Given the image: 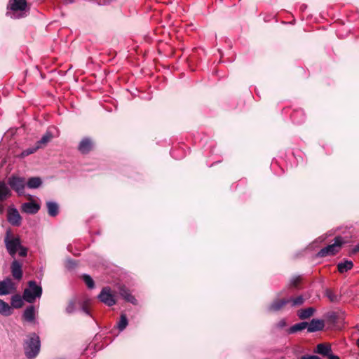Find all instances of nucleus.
Masks as SVG:
<instances>
[{
    "label": "nucleus",
    "mask_w": 359,
    "mask_h": 359,
    "mask_svg": "<svg viewBox=\"0 0 359 359\" xmlns=\"http://www.w3.org/2000/svg\"><path fill=\"white\" fill-rule=\"evenodd\" d=\"M100 300L107 306H113L116 304L114 296L111 293L109 287H104L98 296Z\"/></svg>",
    "instance_id": "1a4fd4ad"
},
{
    "label": "nucleus",
    "mask_w": 359,
    "mask_h": 359,
    "mask_svg": "<svg viewBox=\"0 0 359 359\" xmlns=\"http://www.w3.org/2000/svg\"><path fill=\"white\" fill-rule=\"evenodd\" d=\"M26 184L29 189H37L42 184V180L39 177H30Z\"/></svg>",
    "instance_id": "aec40b11"
},
{
    "label": "nucleus",
    "mask_w": 359,
    "mask_h": 359,
    "mask_svg": "<svg viewBox=\"0 0 359 359\" xmlns=\"http://www.w3.org/2000/svg\"><path fill=\"white\" fill-rule=\"evenodd\" d=\"M23 297L20 294L13 295L11 297V306L15 309H20L23 306Z\"/></svg>",
    "instance_id": "5701e85b"
},
{
    "label": "nucleus",
    "mask_w": 359,
    "mask_h": 359,
    "mask_svg": "<svg viewBox=\"0 0 359 359\" xmlns=\"http://www.w3.org/2000/svg\"><path fill=\"white\" fill-rule=\"evenodd\" d=\"M357 345L359 347V339L357 340Z\"/></svg>",
    "instance_id": "ea45409f"
},
{
    "label": "nucleus",
    "mask_w": 359,
    "mask_h": 359,
    "mask_svg": "<svg viewBox=\"0 0 359 359\" xmlns=\"http://www.w3.org/2000/svg\"><path fill=\"white\" fill-rule=\"evenodd\" d=\"M74 310H75L74 303L73 302H70L66 308V311L68 313H72L74 311Z\"/></svg>",
    "instance_id": "2f4dec72"
},
{
    "label": "nucleus",
    "mask_w": 359,
    "mask_h": 359,
    "mask_svg": "<svg viewBox=\"0 0 359 359\" xmlns=\"http://www.w3.org/2000/svg\"><path fill=\"white\" fill-rule=\"evenodd\" d=\"M121 296L128 302H130L133 304H135L136 302V299L133 296H132L130 294L128 293V291L126 290H122L121 291Z\"/></svg>",
    "instance_id": "cd10ccee"
},
{
    "label": "nucleus",
    "mask_w": 359,
    "mask_h": 359,
    "mask_svg": "<svg viewBox=\"0 0 359 359\" xmlns=\"http://www.w3.org/2000/svg\"><path fill=\"white\" fill-rule=\"evenodd\" d=\"M27 8L26 0H10L7 15L13 19L24 18L27 15Z\"/></svg>",
    "instance_id": "f03ea898"
},
{
    "label": "nucleus",
    "mask_w": 359,
    "mask_h": 359,
    "mask_svg": "<svg viewBox=\"0 0 359 359\" xmlns=\"http://www.w3.org/2000/svg\"><path fill=\"white\" fill-rule=\"evenodd\" d=\"M4 243L8 254L15 257L16 253L20 257H26L27 248L22 245L19 236H14L11 229H7L4 238Z\"/></svg>",
    "instance_id": "f257e3e1"
},
{
    "label": "nucleus",
    "mask_w": 359,
    "mask_h": 359,
    "mask_svg": "<svg viewBox=\"0 0 359 359\" xmlns=\"http://www.w3.org/2000/svg\"><path fill=\"white\" fill-rule=\"evenodd\" d=\"M353 264L351 261L346 260L344 262L339 263L337 265L338 270L340 273H344L351 269Z\"/></svg>",
    "instance_id": "393cba45"
},
{
    "label": "nucleus",
    "mask_w": 359,
    "mask_h": 359,
    "mask_svg": "<svg viewBox=\"0 0 359 359\" xmlns=\"http://www.w3.org/2000/svg\"><path fill=\"white\" fill-rule=\"evenodd\" d=\"M128 319L125 314H121L119 321L117 323L116 327L120 331H123L128 325Z\"/></svg>",
    "instance_id": "bb28decb"
},
{
    "label": "nucleus",
    "mask_w": 359,
    "mask_h": 359,
    "mask_svg": "<svg viewBox=\"0 0 359 359\" xmlns=\"http://www.w3.org/2000/svg\"><path fill=\"white\" fill-rule=\"evenodd\" d=\"M300 280V278L299 277H294L293 278L292 280H291V284L293 285V286H297L298 283L299 282Z\"/></svg>",
    "instance_id": "f704fd0d"
},
{
    "label": "nucleus",
    "mask_w": 359,
    "mask_h": 359,
    "mask_svg": "<svg viewBox=\"0 0 359 359\" xmlns=\"http://www.w3.org/2000/svg\"><path fill=\"white\" fill-rule=\"evenodd\" d=\"M82 310H83V311L86 314H87V315H89V314H90V313H89V310L88 309V308H87V307L83 306V307L82 308Z\"/></svg>",
    "instance_id": "e433bc0d"
},
{
    "label": "nucleus",
    "mask_w": 359,
    "mask_h": 359,
    "mask_svg": "<svg viewBox=\"0 0 359 359\" xmlns=\"http://www.w3.org/2000/svg\"><path fill=\"white\" fill-rule=\"evenodd\" d=\"M286 325H287V323H286L285 320V319H282L279 322L277 323L276 327L280 329V328H283V327H285Z\"/></svg>",
    "instance_id": "72a5a7b5"
},
{
    "label": "nucleus",
    "mask_w": 359,
    "mask_h": 359,
    "mask_svg": "<svg viewBox=\"0 0 359 359\" xmlns=\"http://www.w3.org/2000/svg\"><path fill=\"white\" fill-rule=\"evenodd\" d=\"M325 326L324 322L319 319H313L308 323L307 330L309 332H315L322 330Z\"/></svg>",
    "instance_id": "9b49d317"
},
{
    "label": "nucleus",
    "mask_w": 359,
    "mask_h": 359,
    "mask_svg": "<svg viewBox=\"0 0 359 359\" xmlns=\"http://www.w3.org/2000/svg\"><path fill=\"white\" fill-rule=\"evenodd\" d=\"M357 252H359V244L355 245V248L353 249V253H355Z\"/></svg>",
    "instance_id": "4c0bfd02"
},
{
    "label": "nucleus",
    "mask_w": 359,
    "mask_h": 359,
    "mask_svg": "<svg viewBox=\"0 0 359 359\" xmlns=\"http://www.w3.org/2000/svg\"><path fill=\"white\" fill-rule=\"evenodd\" d=\"M82 278L83 281L89 288L92 289L94 287V281L89 275L84 274L83 275Z\"/></svg>",
    "instance_id": "c85d7f7f"
},
{
    "label": "nucleus",
    "mask_w": 359,
    "mask_h": 359,
    "mask_svg": "<svg viewBox=\"0 0 359 359\" xmlns=\"http://www.w3.org/2000/svg\"><path fill=\"white\" fill-rule=\"evenodd\" d=\"M315 311V309L313 307L300 309L297 311V316L302 320L308 319L313 315Z\"/></svg>",
    "instance_id": "a211bd4d"
},
{
    "label": "nucleus",
    "mask_w": 359,
    "mask_h": 359,
    "mask_svg": "<svg viewBox=\"0 0 359 359\" xmlns=\"http://www.w3.org/2000/svg\"><path fill=\"white\" fill-rule=\"evenodd\" d=\"M15 290V286L11 278L0 280V296L7 295Z\"/></svg>",
    "instance_id": "0eeeda50"
},
{
    "label": "nucleus",
    "mask_w": 359,
    "mask_h": 359,
    "mask_svg": "<svg viewBox=\"0 0 359 359\" xmlns=\"http://www.w3.org/2000/svg\"><path fill=\"white\" fill-rule=\"evenodd\" d=\"M8 184L18 195L21 196L24 194L26 185L25 177L13 175L8 179Z\"/></svg>",
    "instance_id": "423d86ee"
},
{
    "label": "nucleus",
    "mask_w": 359,
    "mask_h": 359,
    "mask_svg": "<svg viewBox=\"0 0 359 359\" xmlns=\"http://www.w3.org/2000/svg\"><path fill=\"white\" fill-rule=\"evenodd\" d=\"M345 242H344L343 238H341L340 236L336 237L334 238V243L322 248L318 252V257H324L335 255L337 252H338L339 251L342 245Z\"/></svg>",
    "instance_id": "39448f33"
},
{
    "label": "nucleus",
    "mask_w": 359,
    "mask_h": 359,
    "mask_svg": "<svg viewBox=\"0 0 359 359\" xmlns=\"http://www.w3.org/2000/svg\"><path fill=\"white\" fill-rule=\"evenodd\" d=\"M307 326H308V323H306V322H302L299 323H297V324L292 325V327H290V329L288 330L287 332L289 334L295 333V332L302 331V330L307 328Z\"/></svg>",
    "instance_id": "b1692460"
},
{
    "label": "nucleus",
    "mask_w": 359,
    "mask_h": 359,
    "mask_svg": "<svg viewBox=\"0 0 359 359\" xmlns=\"http://www.w3.org/2000/svg\"><path fill=\"white\" fill-rule=\"evenodd\" d=\"M12 193L8 187L3 181L0 182V201H3L11 196Z\"/></svg>",
    "instance_id": "f3484780"
},
{
    "label": "nucleus",
    "mask_w": 359,
    "mask_h": 359,
    "mask_svg": "<svg viewBox=\"0 0 359 359\" xmlns=\"http://www.w3.org/2000/svg\"><path fill=\"white\" fill-rule=\"evenodd\" d=\"M76 266L75 262L72 259H67L66 262V266L68 269H73Z\"/></svg>",
    "instance_id": "473e14b6"
},
{
    "label": "nucleus",
    "mask_w": 359,
    "mask_h": 359,
    "mask_svg": "<svg viewBox=\"0 0 359 359\" xmlns=\"http://www.w3.org/2000/svg\"><path fill=\"white\" fill-rule=\"evenodd\" d=\"M42 288L37 285L36 282L31 280L28 283V287L25 289L23 299L28 303H33L36 298L41 297Z\"/></svg>",
    "instance_id": "20e7f679"
},
{
    "label": "nucleus",
    "mask_w": 359,
    "mask_h": 359,
    "mask_svg": "<svg viewBox=\"0 0 359 359\" xmlns=\"http://www.w3.org/2000/svg\"><path fill=\"white\" fill-rule=\"evenodd\" d=\"M22 211L27 214H36L40 209L39 204L34 202L25 203L21 207Z\"/></svg>",
    "instance_id": "f8f14e48"
},
{
    "label": "nucleus",
    "mask_w": 359,
    "mask_h": 359,
    "mask_svg": "<svg viewBox=\"0 0 359 359\" xmlns=\"http://www.w3.org/2000/svg\"><path fill=\"white\" fill-rule=\"evenodd\" d=\"M289 299H277L273 301L268 307L269 311H278L280 310L286 304L289 303Z\"/></svg>",
    "instance_id": "2eb2a0df"
},
{
    "label": "nucleus",
    "mask_w": 359,
    "mask_h": 359,
    "mask_svg": "<svg viewBox=\"0 0 359 359\" xmlns=\"http://www.w3.org/2000/svg\"><path fill=\"white\" fill-rule=\"evenodd\" d=\"M53 137V134L47 131L43 137L39 140L36 144L38 145V147L42 148L46 146Z\"/></svg>",
    "instance_id": "412c9836"
},
{
    "label": "nucleus",
    "mask_w": 359,
    "mask_h": 359,
    "mask_svg": "<svg viewBox=\"0 0 359 359\" xmlns=\"http://www.w3.org/2000/svg\"><path fill=\"white\" fill-rule=\"evenodd\" d=\"M11 273L14 278L20 280L22 276V264L17 260H14L11 264Z\"/></svg>",
    "instance_id": "ddd939ff"
},
{
    "label": "nucleus",
    "mask_w": 359,
    "mask_h": 359,
    "mask_svg": "<svg viewBox=\"0 0 359 359\" xmlns=\"http://www.w3.org/2000/svg\"><path fill=\"white\" fill-rule=\"evenodd\" d=\"M292 302L293 306L301 305L304 303V299L302 296H299L294 299H288Z\"/></svg>",
    "instance_id": "c756f323"
},
{
    "label": "nucleus",
    "mask_w": 359,
    "mask_h": 359,
    "mask_svg": "<svg viewBox=\"0 0 359 359\" xmlns=\"http://www.w3.org/2000/svg\"><path fill=\"white\" fill-rule=\"evenodd\" d=\"M300 359H320L317 355H304Z\"/></svg>",
    "instance_id": "c9c22d12"
},
{
    "label": "nucleus",
    "mask_w": 359,
    "mask_h": 359,
    "mask_svg": "<svg viewBox=\"0 0 359 359\" xmlns=\"http://www.w3.org/2000/svg\"><path fill=\"white\" fill-rule=\"evenodd\" d=\"M48 215L51 217H55L58 214V205L52 201H48L46 203Z\"/></svg>",
    "instance_id": "4be33fe9"
},
{
    "label": "nucleus",
    "mask_w": 359,
    "mask_h": 359,
    "mask_svg": "<svg viewBox=\"0 0 359 359\" xmlns=\"http://www.w3.org/2000/svg\"><path fill=\"white\" fill-rule=\"evenodd\" d=\"M3 210H4V207L0 205V214H1L3 212Z\"/></svg>",
    "instance_id": "58836bf2"
},
{
    "label": "nucleus",
    "mask_w": 359,
    "mask_h": 359,
    "mask_svg": "<svg viewBox=\"0 0 359 359\" xmlns=\"http://www.w3.org/2000/svg\"><path fill=\"white\" fill-rule=\"evenodd\" d=\"M39 149H40L39 147H38V145L36 144V146L32 147V148H29V149H27V150H25L23 154L25 155H29V154H32L33 153H34L35 151H36Z\"/></svg>",
    "instance_id": "7c9ffc66"
},
{
    "label": "nucleus",
    "mask_w": 359,
    "mask_h": 359,
    "mask_svg": "<svg viewBox=\"0 0 359 359\" xmlns=\"http://www.w3.org/2000/svg\"><path fill=\"white\" fill-rule=\"evenodd\" d=\"M326 297L330 299V302L337 303L341 300V296L335 294L330 290H327L325 292Z\"/></svg>",
    "instance_id": "a878e982"
},
{
    "label": "nucleus",
    "mask_w": 359,
    "mask_h": 359,
    "mask_svg": "<svg viewBox=\"0 0 359 359\" xmlns=\"http://www.w3.org/2000/svg\"><path fill=\"white\" fill-rule=\"evenodd\" d=\"M7 219L13 226H19L21 224L22 217L16 208L10 207L8 209Z\"/></svg>",
    "instance_id": "6e6552de"
},
{
    "label": "nucleus",
    "mask_w": 359,
    "mask_h": 359,
    "mask_svg": "<svg viewBox=\"0 0 359 359\" xmlns=\"http://www.w3.org/2000/svg\"><path fill=\"white\" fill-rule=\"evenodd\" d=\"M36 311L34 306H28L24 311L22 318L29 323H33L35 320Z\"/></svg>",
    "instance_id": "dca6fc26"
},
{
    "label": "nucleus",
    "mask_w": 359,
    "mask_h": 359,
    "mask_svg": "<svg viewBox=\"0 0 359 359\" xmlns=\"http://www.w3.org/2000/svg\"><path fill=\"white\" fill-rule=\"evenodd\" d=\"M93 147V142L88 137L83 138L79 144V150L82 154L88 153Z\"/></svg>",
    "instance_id": "4468645a"
},
{
    "label": "nucleus",
    "mask_w": 359,
    "mask_h": 359,
    "mask_svg": "<svg viewBox=\"0 0 359 359\" xmlns=\"http://www.w3.org/2000/svg\"><path fill=\"white\" fill-rule=\"evenodd\" d=\"M0 314L8 316L12 314V308L9 304L0 299Z\"/></svg>",
    "instance_id": "6ab92c4d"
},
{
    "label": "nucleus",
    "mask_w": 359,
    "mask_h": 359,
    "mask_svg": "<svg viewBox=\"0 0 359 359\" xmlns=\"http://www.w3.org/2000/svg\"><path fill=\"white\" fill-rule=\"evenodd\" d=\"M40 350V340L39 336L33 333L29 335L25 344V352L28 358L36 357Z\"/></svg>",
    "instance_id": "7ed1b4c3"
},
{
    "label": "nucleus",
    "mask_w": 359,
    "mask_h": 359,
    "mask_svg": "<svg viewBox=\"0 0 359 359\" xmlns=\"http://www.w3.org/2000/svg\"><path fill=\"white\" fill-rule=\"evenodd\" d=\"M316 352L329 359H339V358L332 353L331 346L328 344H319L316 347Z\"/></svg>",
    "instance_id": "9d476101"
}]
</instances>
